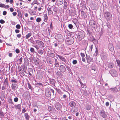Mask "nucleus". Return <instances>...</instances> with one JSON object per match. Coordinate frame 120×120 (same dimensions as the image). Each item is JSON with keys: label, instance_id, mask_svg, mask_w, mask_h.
<instances>
[{"label": "nucleus", "instance_id": "f257e3e1", "mask_svg": "<svg viewBox=\"0 0 120 120\" xmlns=\"http://www.w3.org/2000/svg\"><path fill=\"white\" fill-rule=\"evenodd\" d=\"M100 115L102 117L105 119H106L107 118V116L105 113L104 110L102 109L101 110Z\"/></svg>", "mask_w": 120, "mask_h": 120}, {"label": "nucleus", "instance_id": "f03ea898", "mask_svg": "<svg viewBox=\"0 0 120 120\" xmlns=\"http://www.w3.org/2000/svg\"><path fill=\"white\" fill-rule=\"evenodd\" d=\"M109 73L113 77H116L117 75V71L114 70H112L109 71Z\"/></svg>", "mask_w": 120, "mask_h": 120}, {"label": "nucleus", "instance_id": "7ed1b4c3", "mask_svg": "<svg viewBox=\"0 0 120 120\" xmlns=\"http://www.w3.org/2000/svg\"><path fill=\"white\" fill-rule=\"evenodd\" d=\"M67 42H68V43L69 45L72 44L74 41V39L73 38L71 37V38H69L67 39L66 41Z\"/></svg>", "mask_w": 120, "mask_h": 120}, {"label": "nucleus", "instance_id": "20e7f679", "mask_svg": "<svg viewBox=\"0 0 120 120\" xmlns=\"http://www.w3.org/2000/svg\"><path fill=\"white\" fill-rule=\"evenodd\" d=\"M105 17L108 19H110L112 16L111 14L109 12H105L104 15Z\"/></svg>", "mask_w": 120, "mask_h": 120}, {"label": "nucleus", "instance_id": "39448f33", "mask_svg": "<svg viewBox=\"0 0 120 120\" xmlns=\"http://www.w3.org/2000/svg\"><path fill=\"white\" fill-rule=\"evenodd\" d=\"M59 69L61 72H64L65 71L66 68L64 66L61 65L59 67Z\"/></svg>", "mask_w": 120, "mask_h": 120}, {"label": "nucleus", "instance_id": "423d86ee", "mask_svg": "<svg viewBox=\"0 0 120 120\" xmlns=\"http://www.w3.org/2000/svg\"><path fill=\"white\" fill-rule=\"evenodd\" d=\"M62 61L65 62H66V60L64 57L61 56L60 55H56Z\"/></svg>", "mask_w": 120, "mask_h": 120}, {"label": "nucleus", "instance_id": "0eeeda50", "mask_svg": "<svg viewBox=\"0 0 120 120\" xmlns=\"http://www.w3.org/2000/svg\"><path fill=\"white\" fill-rule=\"evenodd\" d=\"M55 107L59 111L61 107V105L59 103H57L55 105Z\"/></svg>", "mask_w": 120, "mask_h": 120}, {"label": "nucleus", "instance_id": "6e6552de", "mask_svg": "<svg viewBox=\"0 0 120 120\" xmlns=\"http://www.w3.org/2000/svg\"><path fill=\"white\" fill-rule=\"evenodd\" d=\"M47 54L49 56L51 57H54L55 56L54 53H52L51 51H48L47 52Z\"/></svg>", "mask_w": 120, "mask_h": 120}, {"label": "nucleus", "instance_id": "1a4fd4ad", "mask_svg": "<svg viewBox=\"0 0 120 120\" xmlns=\"http://www.w3.org/2000/svg\"><path fill=\"white\" fill-rule=\"evenodd\" d=\"M46 96L47 97H49L51 96V92L49 90H46L45 91Z\"/></svg>", "mask_w": 120, "mask_h": 120}, {"label": "nucleus", "instance_id": "9d476101", "mask_svg": "<svg viewBox=\"0 0 120 120\" xmlns=\"http://www.w3.org/2000/svg\"><path fill=\"white\" fill-rule=\"evenodd\" d=\"M69 104L70 106L71 107H75L76 105L75 102L73 101H71Z\"/></svg>", "mask_w": 120, "mask_h": 120}, {"label": "nucleus", "instance_id": "9b49d317", "mask_svg": "<svg viewBox=\"0 0 120 120\" xmlns=\"http://www.w3.org/2000/svg\"><path fill=\"white\" fill-rule=\"evenodd\" d=\"M84 37V34L82 33L79 32L78 33V37L81 39L83 38Z\"/></svg>", "mask_w": 120, "mask_h": 120}, {"label": "nucleus", "instance_id": "f8f14e48", "mask_svg": "<svg viewBox=\"0 0 120 120\" xmlns=\"http://www.w3.org/2000/svg\"><path fill=\"white\" fill-rule=\"evenodd\" d=\"M54 59L55 61H54V64L55 66L57 68L59 67V62H58L57 60L55 58Z\"/></svg>", "mask_w": 120, "mask_h": 120}, {"label": "nucleus", "instance_id": "ddd939ff", "mask_svg": "<svg viewBox=\"0 0 120 120\" xmlns=\"http://www.w3.org/2000/svg\"><path fill=\"white\" fill-rule=\"evenodd\" d=\"M56 3L58 5H61L63 4V0H56Z\"/></svg>", "mask_w": 120, "mask_h": 120}, {"label": "nucleus", "instance_id": "4468645a", "mask_svg": "<svg viewBox=\"0 0 120 120\" xmlns=\"http://www.w3.org/2000/svg\"><path fill=\"white\" fill-rule=\"evenodd\" d=\"M16 85L15 84L12 83L11 86V87L13 90L15 91V90H16L17 87L16 86Z\"/></svg>", "mask_w": 120, "mask_h": 120}, {"label": "nucleus", "instance_id": "2eb2a0df", "mask_svg": "<svg viewBox=\"0 0 120 120\" xmlns=\"http://www.w3.org/2000/svg\"><path fill=\"white\" fill-rule=\"evenodd\" d=\"M86 59L88 63H90V62L92 60V58L89 56H87Z\"/></svg>", "mask_w": 120, "mask_h": 120}, {"label": "nucleus", "instance_id": "dca6fc26", "mask_svg": "<svg viewBox=\"0 0 120 120\" xmlns=\"http://www.w3.org/2000/svg\"><path fill=\"white\" fill-rule=\"evenodd\" d=\"M91 26L94 29H96L97 27V26L95 22H93L91 25Z\"/></svg>", "mask_w": 120, "mask_h": 120}, {"label": "nucleus", "instance_id": "f3484780", "mask_svg": "<svg viewBox=\"0 0 120 120\" xmlns=\"http://www.w3.org/2000/svg\"><path fill=\"white\" fill-rule=\"evenodd\" d=\"M14 106L15 108L16 109H21V105L20 104H18L17 105H15Z\"/></svg>", "mask_w": 120, "mask_h": 120}, {"label": "nucleus", "instance_id": "a211bd4d", "mask_svg": "<svg viewBox=\"0 0 120 120\" xmlns=\"http://www.w3.org/2000/svg\"><path fill=\"white\" fill-rule=\"evenodd\" d=\"M24 116L26 120H29L30 116L29 115H28L27 113H26L24 114Z\"/></svg>", "mask_w": 120, "mask_h": 120}, {"label": "nucleus", "instance_id": "6ab92c4d", "mask_svg": "<svg viewBox=\"0 0 120 120\" xmlns=\"http://www.w3.org/2000/svg\"><path fill=\"white\" fill-rule=\"evenodd\" d=\"M114 66V65L113 63H111L108 64V67L109 68H112Z\"/></svg>", "mask_w": 120, "mask_h": 120}, {"label": "nucleus", "instance_id": "aec40b11", "mask_svg": "<svg viewBox=\"0 0 120 120\" xmlns=\"http://www.w3.org/2000/svg\"><path fill=\"white\" fill-rule=\"evenodd\" d=\"M44 21L45 22H46L48 19L47 14H46L44 15Z\"/></svg>", "mask_w": 120, "mask_h": 120}, {"label": "nucleus", "instance_id": "412c9836", "mask_svg": "<svg viewBox=\"0 0 120 120\" xmlns=\"http://www.w3.org/2000/svg\"><path fill=\"white\" fill-rule=\"evenodd\" d=\"M36 77L39 79H41L42 78V76L41 74H38L36 76Z\"/></svg>", "mask_w": 120, "mask_h": 120}, {"label": "nucleus", "instance_id": "4be33fe9", "mask_svg": "<svg viewBox=\"0 0 120 120\" xmlns=\"http://www.w3.org/2000/svg\"><path fill=\"white\" fill-rule=\"evenodd\" d=\"M32 35V34L31 33H29L28 34L26 35V39L30 37Z\"/></svg>", "mask_w": 120, "mask_h": 120}, {"label": "nucleus", "instance_id": "5701e85b", "mask_svg": "<svg viewBox=\"0 0 120 120\" xmlns=\"http://www.w3.org/2000/svg\"><path fill=\"white\" fill-rule=\"evenodd\" d=\"M4 117V114L0 110V117L3 118Z\"/></svg>", "mask_w": 120, "mask_h": 120}, {"label": "nucleus", "instance_id": "b1692460", "mask_svg": "<svg viewBox=\"0 0 120 120\" xmlns=\"http://www.w3.org/2000/svg\"><path fill=\"white\" fill-rule=\"evenodd\" d=\"M110 90H112V91L113 92H116L117 90V89L116 87L110 88Z\"/></svg>", "mask_w": 120, "mask_h": 120}, {"label": "nucleus", "instance_id": "393cba45", "mask_svg": "<svg viewBox=\"0 0 120 120\" xmlns=\"http://www.w3.org/2000/svg\"><path fill=\"white\" fill-rule=\"evenodd\" d=\"M57 36L58 37V38L60 39L59 40L60 41L61 39H62L63 37L61 34H58Z\"/></svg>", "mask_w": 120, "mask_h": 120}, {"label": "nucleus", "instance_id": "a878e982", "mask_svg": "<svg viewBox=\"0 0 120 120\" xmlns=\"http://www.w3.org/2000/svg\"><path fill=\"white\" fill-rule=\"evenodd\" d=\"M86 108L87 110H89L91 109V106L90 105H87L86 106Z\"/></svg>", "mask_w": 120, "mask_h": 120}, {"label": "nucleus", "instance_id": "bb28decb", "mask_svg": "<svg viewBox=\"0 0 120 120\" xmlns=\"http://www.w3.org/2000/svg\"><path fill=\"white\" fill-rule=\"evenodd\" d=\"M61 73L60 71H58L56 73V75L59 77H60L61 76Z\"/></svg>", "mask_w": 120, "mask_h": 120}, {"label": "nucleus", "instance_id": "cd10ccee", "mask_svg": "<svg viewBox=\"0 0 120 120\" xmlns=\"http://www.w3.org/2000/svg\"><path fill=\"white\" fill-rule=\"evenodd\" d=\"M81 85V87L82 88L84 87L85 86H86L85 84H83L81 82L79 81Z\"/></svg>", "mask_w": 120, "mask_h": 120}, {"label": "nucleus", "instance_id": "c85d7f7f", "mask_svg": "<svg viewBox=\"0 0 120 120\" xmlns=\"http://www.w3.org/2000/svg\"><path fill=\"white\" fill-rule=\"evenodd\" d=\"M8 101L11 104H12L13 103V102H12V100L11 98V97L10 98H9L8 99Z\"/></svg>", "mask_w": 120, "mask_h": 120}, {"label": "nucleus", "instance_id": "c756f323", "mask_svg": "<svg viewBox=\"0 0 120 120\" xmlns=\"http://www.w3.org/2000/svg\"><path fill=\"white\" fill-rule=\"evenodd\" d=\"M55 81H54V80L53 79H52L50 81V84H52L54 85L55 84Z\"/></svg>", "mask_w": 120, "mask_h": 120}, {"label": "nucleus", "instance_id": "7c9ffc66", "mask_svg": "<svg viewBox=\"0 0 120 120\" xmlns=\"http://www.w3.org/2000/svg\"><path fill=\"white\" fill-rule=\"evenodd\" d=\"M116 61L118 64V66L120 67V60H116Z\"/></svg>", "mask_w": 120, "mask_h": 120}, {"label": "nucleus", "instance_id": "2f4dec72", "mask_svg": "<svg viewBox=\"0 0 120 120\" xmlns=\"http://www.w3.org/2000/svg\"><path fill=\"white\" fill-rule=\"evenodd\" d=\"M40 69H41L43 67L41 63H39V64L38 65Z\"/></svg>", "mask_w": 120, "mask_h": 120}, {"label": "nucleus", "instance_id": "473e14b6", "mask_svg": "<svg viewBox=\"0 0 120 120\" xmlns=\"http://www.w3.org/2000/svg\"><path fill=\"white\" fill-rule=\"evenodd\" d=\"M8 79L7 78L5 79V80L4 81V83L6 85H7L8 84Z\"/></svg>", "mask_w": 120, "mask_h": 120}, {"label": "nucleus", "instance_id": "72a5a7b5", "mask_svg": "<svg viewBox=\"0 0 120 120\" xmlns=\"http://www.w3.org/2000/svg\"><path fill=\"white\" fill-rule=\"evenodd\" d=\"M40 45L42 47H44V43L41 41H40Z\"/></svg>", "mask_w": 120, "mask_h": 120}, {"label": "nucleus", "instance_id": "f704fd0d", "mask_svg": "<svg viewBox=\"0 0 120 120\" xmlns=\"http://www.w3.org/2000/svg\"><path fill=\"white\" fill-rule=\"evenodd\" d=\"M41 20V19L40 18H38L36 19V21L38 22H40Z\"/></svg>", "mask_w": 120, "mask_h": 120}, {"label": "nucleus", "instance_id": "c9c22d12", "mask_svg": "<svg viewBox=\"0 0 120 120\" xmlns=\"http://www.w3.org/2000/svg\"><path fill=\"white\" fill-rule=\"evenodd\" d=\"M23 59L22 57H21L19 59V64H21L22 63V60Z\"/></svg>", "mask_w": 120, "mask_h": 120}, {"label": "nucleus", "instance_id": "e433bc0d", "mask_svg": "<svg viewBox=\"0 0 120 120\" xmlns=\"http://www.w3.org/2000/svg\"><path fill=\"white\" fill-rule=\"evenodd\" d=\"M16 28L18 29H19L21 28V26L19 24H17L16 26Z\"/></svg>", "mask_w": 120, "mask_h": 120}, {"label": "nucleus", "instance_id": "4c0bfd02", "mask_svg": "<svg viewBox=\"0 0 120 120\" xmlns=\"http://www.w3.org/2000/svg\"><path fill=\"white\" fill-rule=\"evenodd\" d=\"M72 62L73 64H75L77 63V61L76 60H73Z\"/></svg>", "mask_w": 120, "mask_h": 120}, {"label": "nucleus", "instance_id": "58836bf2", "mask_svg": "<svg viewBox=\"0 0 120 120\" xmlns=\"http://www.w3.org/2000/svg\"><path fill=\"white\" fill-rule=\"evenodd\" d=\"M15 51L18 54L20 52L19 49L17 48L16 49Z\"/></svg>", "mask_w": 120, "mask_h": 120}, {"label": "nucleus", "instance_id": "ea45409f", "mask_svg": "<svg viewBox=\"0 0 120 120\" xmlns=\"http://www.w3.org/2000/svg\"><path fill=\"white\" fill-rule=\"evenodd\" d=\"M18 99L17 97H15L14 99V101L15 102H16L18 101Z\"/></svg>", "mask_w": 120, "mask_h": 120}, {"label": "nucleus", "instance_id": "a19ab883", "mask_svg": "<svg viewBox=\"0 0 120 120\" xmlns=\"http://www.w3.org/2000/svg\"><path fill=\"white\" fill-rule=\"evenodd\" d=\"M30 13L31 15H35L36 14V12L33 11L31 12Z\"/></svg>", "mask_w": 120, "mask_h": 120}, {"label": "nucleus", "instance_id": "79ce46f5", "mask_svg": "<svg viewBox=\"0 0 120 120\" xmlns=\"http://www.w3.org/2000/svg\"><path fill=\"white\" fill-rule=\"evenodd\" d=\"M30 51L32 52H34V49L33 48H31L30 49Z\"/></svg>", "mask_w": 120, "mask_h": 120}, {"label": "nucleus", "instance_id": "37998d69", "mask_svg": "<svg viewBox=\"0 0 120 120\" xmlns=\"http://www.w3.org/2000/svg\"><path fill=\"white\" fill-rule=\"evenodd\" d=\"M82 13H81V15L82 16H84V17H85V16H86L85 15V13L83 11H81Z\"/></svg>", "mask_w": 120, "mask_h": 120}, {"label": "nucleus", "instance_id": "c03bdc74", "mask_svg": "<svg viewBox=\"0 0 120 120\" xmlns=\"http://www.w3.org/2000/svg\"><path fill=\"white\" fill-rule=\"evenodd\" d=\"M93 45H91L90 46V50H91V51H92V49H93Z\"/></svg>", "mask_w": 120, "mask_h": 120}, {"label": "nucleus", "instance_id": "a18cd8bd", "mask_svg": "<svg viewBox=\"0 0 120 120\" xmlns=\"http://www.w3.org/2000/svg\"><path fill=\"white\" fill-rule=\"evenodd\" d=\"M68 26L69 28L70 29H72L73 27L72 25L71 24H69Z\"/></svg>", "mask_w": 120, "mask_h": 120}, {"label": "nucleus", "instance_id": "49530a36", "mask_svg": "<svg viewBox=\"0 0 120 120\" xmlns=\"http://www.w3.org/2000/svg\"><path fill=\"white\" fill-rule=\"evenodd\" d=\"M0 22L1 24H3L5 23V21L3 19L0 20Z\"/></svg>", "mask_w": 120, "mask_h": 120}, {"label": "nucleus", "instance_id": "de8ad7c7", "mask_svg": "<svg viewBox=\"0 0 120 120\" xmlns=\"http://www.w3.org/2000/svg\"><path fill=\"white\" fill-rule=\"evenodd\" d=\"M80 55L82 57H84L85 56V55L84 53H81Z\"/></svg>", "mask_w": 120, "mask_h": 120}, {"label": "nucleus", "instance_id": "09e8293b", "mask_svg": "<svg viewBox=\"0 0 120 120\" xmlns=\"http://www.w3.org/2000/svg\"><path fill=\"white\" fill-rule=\"evenodd\" d=\"M57 91L58 93H59L60 94H61V92L60 90V89H57Z\"/></svg>", "mask_w": 120, "mask_h": 120}, {"label": "nucleus", "instance_id": "8fccbe9b", "mask_svg": "<svg viewBox=\"0 0 120 120\" xmlns=\"http://www.w3.org/2000/svg\"><path fill=\"white\" fill-rule=\"evenodd\" d=\"M40 41L39 40H37L36 42V43L38 44V45L39 46L40 45Z\"/></svg>", "mask_w": 120, "mask_h": 120}, {"label": "nucleus", "instance_id": "3c124183", "mask_svg": "<svg viewBox=\"0 0 120 120\" xmlns=\"http://www.w3.org/2000/svg\"><path fill=\"white\" fill-rule=\"evenodd\" d=\"M4 4H0V7L1 8H4Z\"/></svg>", "mask_w": 120, "mask_h": 120}, {"label": "nucleus", "instance_id": "603ef678", "mask_svg": "<svg viewBox=\"0 0 120 120\" xmlns=\"http://www.w3.org/2000/svg\"><path fill=\"white\" fill-rule=\"evenodd\" d=\"M48 14L49 15H50L51 14H52L53 12L51 10H50L49 11H48Z\"/></svg>", "mask_w": 120, "mask_h": 120}, {"label": "nucleus", "instance_id": "864d4df0", "mask_svg": "<svg viewBox=\"0 0 120 120\" xmlns=\"http://www.w3.org/2000/svg\"><path fill=\"white\" fill-rule=\"evenodd\" d=\"M28 88L30 89H32V87H31V85L30 84H29V83L28 84Z\"/></svg>", "mask_w": 120, "mask_h": 120}, {"label": "nucleus", "instance_id": "5fc2aeb1", "mask_svg": "<svg viewBox=\"0 0 120 120\" xmlns=\"http://www.w3.org/2000/svg\"><path fill=\"white\" fill-rule=\"evenodd\" d=\"M4 8H9V6L8 5H4Z\"/></svg>", "mask_w": 120, "mask_h": 120}, {"label": "nucleus", "instance_id": "6e6d98bb", "mask_svg": "<svg viewBox=\"0 0 120 120\" xmlns=\"http://www.w3.org/2000/svg\"><path fill=\"white\" fill-rule=\"evenodd\" d=\"M11 82H14L15 83H16L17 82V81L14 80H12L11 81Z\"/></svg>", "mask_w": 120, "mask_h": 120}, {"label": "nucleus", "instance_id": "4d7b16f0", "mask_svg": "<svg viewBox=\"0 0 120 120\" xmlns=\"http://www.w3.org/2000/svg\"><path fill=\"white\" fill-rule=\"evenodd\" d=\"M52 109V108L51 107H49L48 109V110L49 111H51Z\"/></svg>", "mask_w": 120, "mask_h": 120}, {"label": "nucleus", "instance_id": "13d9d810", "mask_svg": "<svg viewBox=\"0 0 120 120\" xmlns=\"http://www.w3.org/2000/svg\"><path fill=\"white\" fill-rule=\"evenodd\" d=\"M26 112V110L25 108H24L23 109H22V113H24Z\"/></svg>", "mask_w": 120, "mask_h": 120}, {"label": "nucleus", "instance_id": "bf43d9fd", "mask_svg": "<svg viewBox=\"0 0 120 120\" xmlns=\"http://www.w3.org/2000/svg\"><path fill=\"white\" fill-rule=\"evenodd\" d=\"M38 46H39L38 45H36L34 46V47H35L37 50H38L39 49V48L38 47Z\"/></svg>", "mask_w": 120, "mask_h": 120}, {"label": "nucleus", "instance_id": "052dcab7", "mask_svg": "<svg viewBox=\"0 0 120 120\" xmlns=\"http://www.w3.org/2000/svg\"><path fill=\"white\" fill-rule=\"evenodd\" d=\"M15 32L16 33H19L20 31L19 30L16 29L15 30Z\"/></svg>", "mask_w": 120, "mask_h": 120}, {"label": "nucleus", "instance_id": "680f3d73", "mask_svg": "<svg viewBox=\"0 0 120 120\" xmlns=\"http://www.w3.org/2000/svg\"><path fill=\"white\" fill-rule=\"evenodd\" d=\"M7 12L5 11H4L3 13V15H5L6 14Z\"/></svg>", "mask_w": 120, "mask_h": 120}, {"label": "nucleus", "instance_id": "e2e57ef3", "mask_svg": "<svg viewBox=\"0 0 120 120\" xmlns=\"http://www.w3.org/2000/svg\"><path fill=\"white\" fill-rule=\"evenodd\" d=\"M21 36V35L20 34H18L17 35V37L18 38H20Z\"/></svg>", "mask_w": 120, "mask_h": 120}, {"label": "nucleus", "instance_id": "0e129e2a", "mask_svg": "<svg viewBox=\"0 0 120 120\" xmlns=\"http://www.w3.org/2000/svg\"><path fill=\"white\" fill-rule=\"evenodd\" d=\"M66 68L69 71H70L71 70V69L68 66H67L66 67Z\"/></svg>", "mask_w": 120, "mask_h": 120}, {"label": "nucleus", "instance_id": "69168bd1", "mask_svg": "<svg viewBox=\"0 0 120 120\" xmlns=\"http://www.w3.org/2000/svg\"><path fill=\"white\" fill-rule=\"evenodd\" d=\"M12 14L13 16H15L17 14V13L16 12H14L12 13Z\"/></svg>", "mask_w": 120, "mask_h": 120}, {"label": "nucleus", "instance_id": "338daca9", "mask_svg": "<svg viewBox=\"0 0 120 120\" xmlns=\"http://www.w3.org/2000/svg\"><path fill=\"white\" fill-rule=\"evenodd\" d=\"M10 11L11 12H13L14 11V9L12 8H10Z\"/></svg>", "mask_w": 120, "mask_h": 120}, {"label": "nucleus", "instance_id": "774afa93", "mask_svg": "<svg viewBox=\"0 0 120 120\" xmlns=\"http://www.w3.org/2000/svg\"><path fill=\"white\" fill-rule=\"evenodd\" d=\"M50 90L51 93L52 92L54 94V91L52 89H51Z\"/></svg>", "mask_w": 120, "mask_h": 120}]
</instances>
